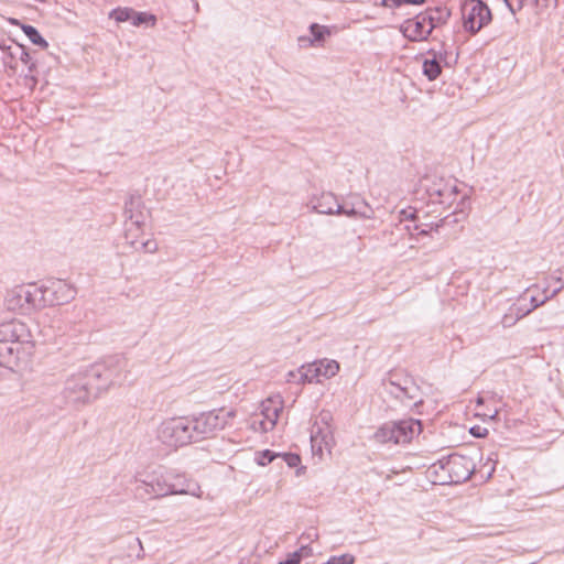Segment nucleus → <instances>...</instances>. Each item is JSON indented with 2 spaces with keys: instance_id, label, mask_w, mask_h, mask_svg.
Instances as JSON below:
<instances>
[{
  "instance_id": "nucleus-37",
  "label": "nucleus",
  "mask_w": 564,
  "mask_h": 564,
  "mask_svg": "<svg viewBox=\"0 0 564 564\" xmlns=\"http://www.w3.org/2000/svg\"><path fill=\"white\" fill-rule=\"evenodd\" d=\"M355 556L352 554L346 553L338 556H330L329 560L325 564H354Z\"/></svg>"
},
{
  "instance_id": "nucleus-12",
  "label": "nucleus",
  "mask_w": 564,
  "mask_h": 564,
  "mask_svg": "<svg viewBox=\"0 0 564 564\" xmlns=\"http://www.w3.org/2000/svg\"><path fill=\"white\" fill-rule=\"evenodd\" d=\"M33 336L29 326L19 319H10L0 324V341H9L33 349Z\"/></svg>"
},
{
  "instance_id": "nucleus-48",
  "label": "nucleus",
  "mask_w": 564,
  "mask_h": 564,
  "mask_svg": "<svg viewBox=\"0 0 564 564\" xmlns=\"http://www.w3.org/2000/svg\"><path fill=\"white\" fill-rule=\"evenodd\" d=\"M495 471V464H490V467L486 474V476H484L485 479H489L492 475V473Z\"/></svg>"
},
{
  "instance_id": "nucleus-39",
  "label": "nucleus",
  "mask_w": 564,
  "mask_h": 564,
  "mask_svg": "<svg viewBox=\"0 0 564 564\" xmlns=\"http://www.w3.org/2000/svg\"><path fill=\"white\" fill-rule=\"evenodd\" d=\"M506 7L509 9L512 15L523 8L524 0H503Z\"/></svg>"
},
{
  "instance_id": "nucleus-17",
  "label": "nucleus",
  "mask_w": 564,
  "mask_h": 564,
  "mask_svg": "<svg viewBox=\"0 0 564 564\" xmlns=\"http://www.w3.org/2000/svg\"><path fill=\"white\" fill-rule=\"evenodd\" d=\"M32 349L9 341H0V365L13 368L19 361L31 355Z\"/></svg>"
},
{
  "instance_id": "nucleus-35",
  "label": "nucleus",
  "mask_w": 564,
  "mask_h": 564,
  "mask_svg": "<svg viewBox=\"0 0 564 564\" xmlns=\"http://www.w3.org/2000/svg\"><path fill=\"white\" fill-rule=\"evenodd\" d=\"M250 426L254 432L265 433L271 431L272 429H267L265 419L260 414H254L251 416Z\"/></svg>"
},
{
  "instance_id": "nucleus-7",
  "label": "nucleus",
  "mask_w": 564,
  "mask_h": 564,
  "mask_svg": "<svg viewBox=\"0 0 564 564\" xmlns=\"http://www.w3.org/2000/svg\"><path fill=\"white\" fill-rule=\"evenodd\" d=\"M422 431L421 421L405 419L382 424L373 434V440L381 444H405Z\"/></svg>"
},
{
  "instance_id": "nucleus-22",
  "label": "nucleus",
  "mask_w": 564,
  "mask_h": 564,
  "mask_svg": "<svg viewBox=\"0 0 564 564\" xmlns=\"http://www.w3.org/2000/svg\"><path fill=\"white\" fill-rule=\"evenodd\" d=\"M423 13L432 30L445 24L451 17V11L446 7L429 8Z\"/></svg>"
},
{
  "instance_id": "nucleus-43",
  "label": "nucleus",
  "mask_w": 564,
  "mask_h": 564,
  "mask_svg": "<svg viewBox=\"0 0 564 564\" xmlns=\"http://www.w3.org/2000/svg\"><path fill=\"white\" fill-rule=\"evenodd\" d=\"M470 433L476 437H484L487 435L488 431L485 427L476 425L470 429Z\"/></svg>"
},
{
  "instance_id": "nucleus-19",
  "label": "nucleus",
  "mask_w": 564,
  "mask_h": 564,
  "mask_svg": "<svg viewBox=\"0 0 564 564\" xmlns=\"http://www.w3.org/2000/svg\"><path fill=\"white\" fill-rule=\"evenodd\" d=\"M283 409L281 395L269 397L260 404V415L265 419L267 429H273L278 422L280 412Z\"/></svg>"
},
{
  "instance_id": "nucleus-24",
  "label": "nucleus",
  "mask_w": 564,
  "mask_h": 564,
  "mask_svg": "<svg viewBox=\"0 0 564 564\" xmlns=\"http://www.w3.org/2000/svg\"><path fill=\"white\" fill-rule=\"evenodd\" d=\"M322 368L319 367L317 361L308 364L306 366H302L299 369L300 380L299 383L304 382H319L323 378Z\"/></svg>"
},
{
  "instance_id": "nucleus-10",
  "label": "nucleus",
  "mask_w": 564,
  "mask_h": 564,
  "mask_svg": "<svg viewBox=\"0 0 564 564\" xmlns=\"http://www.w3.org/2000/svg\"><path fill=\"white\" fill-rule=\"evenodd\" d=\"M171 479H173L172 470L155 469L135 477V490L153 499L166 497L171 495L172 487L169 486Z\"/></svg>"
},
{
  "instance_id": "nucleus-5",
  "label": "nucleus",
  "mask_w": 564,
  "mask_h": 564,
  "mask_svg": "<svg viewBox=\"0 0 564 564\" xmlns=\"http://www.w3.org/2000/svg\"><path fill=\"white\" fill-rule=\"evenodd\" d=\"M236 415V410L220 408L191 416L195 442L215 437L220 431L232 425Z\"/></svg>"
},
{
  "instance_id": "nucleus-40",
  "label": "nucleus",
  "mask_w": 564,
  "mask_h": 564,
  "mask_svg": "<svg viewBox=\"0 0 564 564\" xmlns=\"http://www.w3.org/2000/svg\"><path fill=\"white\" fill-rule=\"evenodd\" d=\"M426 0H391L392 8H400L404 4H423Z\"/></svg>"
},
{
  "instance_id": "nucleus-28",
  "label": "nucleus",
  "mask_w": 564,
  "mask_h": 564,
  "mask_svg": "<svg viewBox=\"0 0 564 564\" xmlns=\"http://www.w3.org/2000/svg\"><path fill=\"white\" fill-rule=\"evenodd\" d=\"M144 230V226H141L140 231L135 230L131 224H126L124 238L128 245H130L133 249L139 250V238L142 236Z\"/></svg>"
},
{
  "instance_id": "nucleus-26",
  "label": "nucleus",
  "mask_w": 564,
  "mask_h": 564,
  "mask_svg": "<svg viewBox=\"0 0 564 564\" xmlns=\"http://www.w3.org/2000/svg\"><path fill=\"white\" fill-rule=\"evenodd\" d=\"M3 51H8V56L7 58L3 61V63L6 65H9L11 68H14L13 65H11V61H13L17 56L19 57V59L24 63V64H29L30 62V54L28 53V51L25 50L24 46L22 45H19L17 47V52H12L11 51V47L8 46V47H2Z\"/></svg>"
},
{
  "instance_id": "nucleus-21",
  "label": "nucleus",
  "mask_w": 564,
  "mask_h": 564,
  "mask_svg": "<svg viewBox=\"0 0 564 564\" xmlns=\"http://www.w3.org/2000/svg\"><path fill=\"white\" fill-rule=\"evenodd\" d=\"M337 209L339 210L335 212V215H345L347 217L371 218L373 215V210L364 199L350 207L348 204L338 203Z\"/></svg>"
},
{
  "instance_id": "nucleus-45",
  "label": "nucleus",
  "mask_w": 564,
  "mask_h": 564,
  "mask_svg": "<svg viewBox=\"0 0 564 564\" xmlns=\"http://www.w3.org/2000/svg\"><path fill=\"white\" fill-rule=\"evenodd\" d=\"M553 280H555L560 285L557 288H555L551 293L550 295L553 297L555 296L563 288H564V281L561 279V278H554L552 276Z\"/></svg>"
},
{
  "instance_id": "nucleus-30",
  "label": "nucleus",
  "mask_w": 564,
  "mask_h": 564,
  "mask_svg": "<svg viewBox=\"0 0 564 564\" xmlns=\"http://www.w3.org/2000/svg\"><path fill=\"white\" fill-rule=\"evenodd\" d=\"M435 57H437L438 62L447 67H451L452 65L456 64L457 62V54L454 55L452 52H449L445 45H443L441 51L434 50Z\"/></svg>"
},
{
  "instance_id": "nucleus-25",
  "label": "nucleus",
  "mask_w": 564,
  "mask_h": 564,
  "mask_svg": "<svg viewBox=\"0 0 564 564\" xmlns=\"http://www.w3.org/2000/svg\"><path fill=\"white\" fill-rule=\"evenodd\" d=\"M310 32L312 34V39H308L310 45H315L316 43H321L325 40L326 36L332 34L330 28L326 25H319L317 23H313L310 25Z\"/></svg>"
},
{
  "instance_id": "nucleus-41",
  "label": "nucleus",
  "mask_w": 564,
  "mask_h": 564,
  "mask_svg": "<svg viewBox=\"0 0 564 564\" xmlns=\"http://www.w3.org/2000/svg\"><path fill=\"white\" fill-rule=\"evenodd\" d=\"M284 460L289 467H296L301 463V458L297 454H285Z\"/></svg>"
},
{
  "instance_id": "nucleus-29",
  "label": "nucleus",
  "mask_w": 564,
  "mask_h": 564,
  "mask_svg": "<svg viewBox=\"0 0 564 564\" xmlns=\"http://www.w3.org/2000/svg\"><path fill=\"white\" fill-rule=\"evenodd\" d=\"M547 289L549 286L543 290L542 297L531 294L532 292H528L527 307L530 308V313L552 299V296L547 294Z\"/></svg>"
},
{
  "instance_id": "nucleus-38",
  "label": "nucleus",
  "mask_w": 564,
  "mask_h": 564,
  "mask_svg": "<svg viewBox=\"0 0 564 564\" xmlns=\"http://www.w3.org/2000/svg\"><path fill=\"white\" fill-rule=\"evenodd\" d=\"M139 250H143L144 252L154 253L158 250V243L153 239H148L145 241H141L139 243Z\"/></svg>"
},
{
  "instance_id": "nucleus-9",
  "label": "nucleus",
  "mask_w": 564,
  "mask_h": 564,
  "mask_svg": "<svg viewBox=\"0 0 564 564\" xmlns=\"http://www.w3.org/2000/svg\"><path fill=\"white\" fill-rule=\"evenodd\" d=\"M39 296L41 297V307L64 305L72 302L77 295V289L65 280H47L37 285Z\"/></svg>"
},
{
  "instance_id": "nucleus-23",
  "label": "nucleus",
  "mask_w": 564,
  "mask_h": 564,
  "mask_svg": "<svg viewBox=\"0 0 564 564\" xmlns=\"http://www.w3.org/2000/svg\"><path fill=\"white\" fill-rule=\"evenodd\" d=\"M429 57L423 61L422 72L429 80H435L442 73V64L435 57L434 50L427 51Z\"/></svg>"
},
{
  "instance_id": "nucleus-14",
  "label": "nucleus",
  "mask_w": 564,
  "mask_h": 564,
  "mask_svg": "<svg viewBox=\"0 0 564 564\" xmlns=\"http://www.w3.org/2000/svg\"><path fill=\"white\" fill-rule=\"evenodd\" d=\"M538 289L536 285L528 288L517 300L513 302L507 312L501 317V325L503 328H509L516 325L518 321L530 314V308L527 307L528 292H533Z\"/></svg>"
},
{
  "instance_id": "nucleus-8",
  "label": "nucleus",
  "mask_w": 564,
  "mask_h": 564,
  "mask_svg": "<svg viewBox=\"0 0 564 564\" xmlns=\"http://www.w3.org/2000/svg\"><path fill=\"white\" fill-rule=\"evenodd\" d=\"M37 284L18 285L7 293L4 305L8 311L29 314L41 307Z\"/></svg>"
},
{
  "instance_id": "nucleus-50",
  "label": "nucleus",
  "mask_w": 564,
  "mask_h": 564,
  "mask_svg": "<svg viewBox=\"0 0 564 564\" xmlns=\"http://www.w3.org/2000/svg\"><path fill=\"white\" fill-rule=\"evenodd\" d=\"M545 1H546L547 3H549V2H553V4H554V6H556V4H557V0H545Z\"/></svg>"
},
{
  "instance_id": "nucleus-11",
  "label": "nucleus",
  "mask_w": 564,
  "mask_h": 564,
  "mask_svg": "<svg viewBox=\"0 0 564 564\" xmlns=\"http://www.w3.org/2000/svg\"><path fill=\"white\" fill-rule=\"evenodd\" d=\"M464 29L473 34L491 20L489 8L480 0L466 1L462 8Z\"/></svg>"
},
{
  "instance_id": "nucleus-51",
  "label": "nucleus",
  "mask_w": 564,
  "mask_h": 564,
  "mask_svg": "<svg viewBox=\"0 0 564 564\" xmlns=\"http://www.w3.org/2000/svg\"><path fill=\"white\" fill-rule=\"evenodd\" d=\"M482 401H484V399L479 397V398L477 399V404H481V403H482Z\"/></svg>"
},
{
  "instance_id": "nucleus-16",
  "label": "nucleus",
  "mask_w": 564,
  "mask_h": 564,
  "mask_svg": "<svg viewBox=\"0 0 564 564\" xmlns=\"http://www.w3.org/2000/svg\"><path fill=\"white\" fill-rule=\"evenodd\" d=\"M126 224H131L140 231L141 226H145L149 213L144 208L143 202L140 196H130L124 203Z\"/></svg>"
},
{
  "instance_id": "nucleus-31",
  "label": "nucleus",
  "mask_w": 564,
  "mask_h": 564,
  "mask_svg": "<svg viewBox=\"0 0 564 564\" xmlns=\"http://www.w3.org/2000/svg\"><path fill=\"white\" fill-rule=\"evenodd\" d=\"M317 362H318L319 367L322 368L321 370H322L323 378H332L339 370V365L336 360L323 359Z\"/></svg>"
},
{
  "instance_id": "nucleus-32",
  "label": "nucleus",
  "mask_w": 564,
  "mask_h": 564,
  "mask_svg": "<svg viewBox=\"0 0 564 564\" xmlns=\"http://www.w3.org/2000/svg\"><path fill=\"white\" fill-rule=\"evenodd\" d=\"M132 24L139 26L141 24H148L154 26L156 24V17L147 12H134L132 14Z\"/></svg>"
},
{
  "instance_id": "nucleus-18",
  "label": "nucleus",
  "mask_w": 564,
  "mask_h": 564,
  "mask_svg": "<svg viewBox=\"0 0 564 564\" xmlns=\"http://www.w3.org/2000/svg\"><path fill=\"white\" fill-rule=\"evenodd\" d=\"M338 203V197L327 191L312 194L308 199L312 210L322 215H335V212L339 210L337 209Z\"/></svg>"
},
{
  "instance_id": "nucleus-27",
  "label": "nucleus",
  "mask_w": 564,
  "mask_h": 564,
  "mask_svg": "<svg viewBox=\"0 0 564 564\" xmlns=\"http://www.w3.org/2000/svg\"><path fill=\"white\" fill-rule=\"evenodd\" d=\"M23 33L28 36V39L35 45H39L43 48L48 46L47 41L40 34L36 28L33 25H22Z\"/></svg>"
},
{
  "instance_id": "nucleus-15",
  "label": "nucleus",
  "mask_w": 564,
  "mask_h": 564,
  "mask_svg": "<svg viewBox=\"0 0 564 564\" xmlns=\"http://www.w3.org/2000/svg\"><path fill=\"white\" fill-rule=\"evenodd\" d=\"M432 29L423 12L416 14L413 19L404 21L402 32L406 39L412 42L425 41L432 33Z\"/></svg>"
},
{
  "instance_id": "nucleus-44",
  "label": "nucleus",
  "mask_w": 564,
  "mask_h": 564,
  "mask_svg": "<svg viewBox=\"0 0 564 564\" xmlns=\"http://www.w3.org/2000/svg\"><path fill=\"white\" fill-rule=\"evenodd\" d=\"M300 555L297 553L289 554L288 558L279 564H300Z\"/></svg>"
},
{
  "instance_id": "nucleus-3",
  "label": "nucleus",
  "mask_w": 564,
  "mask_h": 564,
  "mask_svg": "<svg viewBox=\"0 0 564 564\" xmlns=\"http://www.w3.org/2000/svg\"><path fill=\"white\" fill-rule=\"evenodd\" d=\"M475 468L473 458L455 453L432 464L429 473L433 477V482L451 485L467 481L475 473Z\"/></svg>"
},
{
  "instance_id": "nucleus-47",
  "label": "nucleus",
  "mask_w": 564,
  "mask_h": 564,
  "mask_svg": "<svg viewBox=\"0 0 564 564\" xmlns=\"http://www.w3.org/2000/svg\"><path fill=\"white\" fill-rule=\"evenodd\" d=\"M376 6H381V7H391V0H377L375 2Z\"/></svg>"
},
{
  "instance_id": "nucleus-4",
  "label": "nucleus",
  "mask_w": 564,
  "mask_h": 564,
  "mask_svg": "<svg viewBox=\"0 0 564 564\" xmlns=\"http://www.w3.org/2000/svg\"><path fill=\"white\" fill-rule=\"evenodd\" d=\"M383 392L406 406L423 403L421 389L404 370H392L382 379Z\"/></svg>"
},
{
  "instance_id": "nucleus-13",
  "label": "nucleus",
  "mask_w": 564,
  "mask_h": 564,
  "mask_svg": "<svg viewBox=\"0 0 564 564\" xmlns=\"http://www.w3.org/2000/svg\"><path fill=\"white\" fill-rule=\"evenodd\" d=\"M329 417V413L322 414V422L325 423V426L322 427L318 424H315L311 431L312 449L315 454L321 456L323 455L324 451L330 453L334 444L333 433L327 423Z\"/></svg>"
},
{
  "instance_id": "nucleus-36",
  "label": "nucleus",
  "mask_w": 564,
  "mask_h": 564,
  "mask_svg": "<svg viewBox=\"0 0 564 564\" xmlns=\"http://www.w3.org/2000/svg\"><path fill=\"white\" fill-rule=\"evenodd\" d=\"M276 457L275 453L270 449H264L257 453L256 462L260 466H265L270 464Z\"/></svg>"
},
{
  "instance_id": "nucleus-42",
  "label": "nucleus",
  "mask_w": 564,
  "mask_h": 564,
  "mask_svg": "<svg viewBox=\"0 0 564 564\" xmlns=\"http://www.w3.org/2000/svg\"><path fill=\"white\" fill-rule=\"evenodd\" d=\"M294 553H297L300 555V560H302L303 557H308L313 554V550L311 546L308 545H302L297 551H295Z\"/></svg>"
},
{
  "instance_id": "nucleus-20",
  "label": "nucleus",
  "mask_w": 564,
  "mask_h": 564,
  "mask_svg": "<svg viewBox=\"0 0 564 564\" xmlns=\"http://www.w3.org/2000/svg\"><path fill=\"white\" fill-rule=\"evenodd\" d=\"M169 486H173V488H171V495H191L200 498L203 494L197 482L175 471H173V479L169 480Z\"/></svg>"
},
{
  "instance_id": "nucleus-46",
  "label": "nucleus",
  "mask_w": 564,
  "mask_h": 564,
  "mask_svg": "<svg viewBox=\"0 0 564 564\" xmlns=\"http://www.w3.org/2000/svg\"><path fill=\"white\" fill-rule=\"evenodd\" d=\"M299 380H300L299 370L297 371H289L288 372V381L289 382H292V381H297L299 382Z\"/></svg>"
},
{
  "instance_id": "nucleus-6",
  "label": "nucleus",
  "mask_w": 564,
  "mask_h": 564,
  "mask_svg": "<svg viewBox=\"0 0 564 564\" xmlns=\"http://www.w3.org/2000/svg\"><path fill=\"white\" fill-rule=\"evenodd\" d=\"M156 438L172 449L194 443L195 435L192 432L191 416H175L163 420L158 426Z\"/></svg>"
},
{
  "instance_id": "nucleus-33",
  "label": "nucleus",
  "mask_w": 564,
  "mask_h": 564,
  "mask_svg": "<svg viewBox=\"0 0 564 564\" xmlns=\"http://www.w3.org/2000/svg\"><path fill=\"white\" fill-rule=\"evenodd\" d=\"M438 227V224H425L414 225L413 229L410 226H405L404 229L409 231L411 236H423L430 234L432 230H437Z\"/></svg>"
},
{
  "instance_id": "nucleus-1",
  "label": "nucleus",
  "mask_w": 564,
  "mask_h": 564,
  "mask_svg": "<svg viewBox=\"0 0 564 564\" xmlns=\"http://www.w3.org/2000/svg\"><path fill=\"white\" fill-rule=\"evenodd\" d=\"M118 381V376L111 369L94 365L66 377L61 399L65 406L80 410Z\"/></svg>"
},
{
  "instance_id": "nucleus-2",
  "label": "nucleus",
  "mask_w": 564,
  "mask_h": 564,
  "mask_svg": "<svg viewBox=\"0 0 564 564\" xmlns=\"http://www.w3.org/2000/svg\"><path fill=\"white\" fill-rule=\"evenodd\" d=\"M456 180H447L437 175H425L420 180L414 195L419 202L427 206L449 208L458 197Z\"/></svg>"
},
{
  "instance_id": "nucleus-49",
  "label": "nucleus",
  "mask_w": 564,
  "mask_h": 564,
  "mask_svg": "<svg viewBox=\"0 0 564 564\" xmlns=\"http://www.w3.org/2000/svg\"><path fill=\"white\" fill-rule=\"evenodd\" d=\"M498 414V410H494L492 414H488L490 417H495Z\"/></svg>"
},
{
  "instance_id": "nucleus-34",
  "label": "nucleus",
  "mask_w": 564,
  "mask_h": 564,
  "mask_svg": "<svg viewBox=\"0 0 564 564\" xmlns=\"http://www.w3.org/2000/svg\"><path fill=\"white\" fill-rule=\"evenodd\" d=\"M134 10L131 8H116L110 11L109 18L115 19L118 23L126 22L132 18Z\"/></svg>"
}]
</instances>
